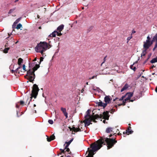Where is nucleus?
<instances>
[{"mask_svg": "<svg viewBox=\"0 0 157 157\" xmlns=\"http://www.w3.org/2000/svg\"><path fill=\"white\" fill-rule=\"evenodd\" d=\"M95 109H94L93 111V115L90 114L91 112L90 109H88L86 112V115L85 116V120L83 121L85 124V127L88 126L92 124L91 122L92 121L95 123L97 122V121H96V120H97L98 118V114H96L94 115L95 112Z\"/></svg>", "mask_w": 157, "mask_h": 157, "instance_id": "obj_1", "label": "nucleus"}, {"mask_svg": "<svg viewBox=\"0 0 157 157\" xmlns=\"http://www.w3.org/2000/svg\"><path fill=\"white\" fill-rule=\"evenodd\" d=\"M117 142V141L113 138H109L101 137L99 139V150L102 147V145H105V143L107 145V149H109L113 147Z\"/></svg>", "mask_w": 157, "mask_h": 157, "instance_id": "obj_2", "label": "nucleus"}, {"mask_svg": "<svg viewBox=\"0 0 157 157\" xmlns=\"http://www.w3.org/2000/svg\"><path fill=\"white\" fill-rule=\"evenodd\" d=\"M39 64H36L35 66L34 67L33 69H29L27 71V75L25 77L29 81H27L28 82L29 81L33 83V81L35 78V75L34 72L40 67Z\"/></svg>", "mask_w": 157, "mask_h": 157, "instance_id": "obj_3", "label": "nucleus"}, {"mask_svg": "<svg viewBox=\"0 0 157 157\" xmlns=\"http://www.w3.org/2000/svg\"><path fill=\"white\" fill-rule=\"evenodd\" d=\"M98 150V140L90 145V147L88 148V155L86 157H93V155Z\"/></svg>", "mask_w": 157, "mask_h": 157, "instance_id": "obj_4", "label": "nucleus"}, {"mask_svg": "<svg viewBox=\"0 0 157 157\" xmlns=\"http://www.w3.org/2000/svg\"><path fill=\"white\" fill-rule=\"evenodd\" d=\"M48 47V44L45 42H40L35 48L36 51L43 54L44 51L46 50Z\"/></svg>", "mask_w": 157, "mask_h": 157, "instance_id": "obj_5", "label": "nucleus"}, {"mask_svg": "<svg viewBox=\"0 0 157 157\" xmlns=\"http://www.w3.org/2000/svg\"><path fill=\"white\" fill-rule=\"evenodd\" d=\"M39 90V88L37 85L34 84L33 85L32 93L31 94V97L30 98V99L28 103V105H29L31 101L33 98H34L35 99L38 95V92Z\"/></svg>", "mask_w": 157, "mask_h": 157, "instance_id": "obj_6", "label": "nucleus"}, {"mask_svg": "<svg viewBox=\"0 0 157 157\" xmlns=\"http://www.w3.org/2000/svg\"><path fill=\"white\" fill-rule=\"evenodd\" d=\"M109 111H106V112H104L103 114H100L99 115V118H102L104 119L103 121V122L104 123H105V120H108L109 119Z\"/></svg>", "mask_w": 157, "mask_h": 157, "instance_id": "obj_7", "label": "nucleus"}, {"mask_svg": "<svg viewBox=\"0 0 157 157\" xmlns=\"http://www.w3.org/2000/svg\"><path fill=\"white\" fill-rule=\"evenodd\" d=\"M143 43V45L144 48H147L148 47H150L152 44V40H151L150 37L148 36L147 37V40L146 41H144Z\"/></svg>", "mask_w": 157, "mask_h": 157, "instance_id": "obj_8", "label": "nucleus"}, {"mask_svg": "<svg viewBox=\"0 0 157 157\" xmlns=\"http://www.w3.org/2000/svg\"><path fill=\"white\" fill-rule=\"evenodd\" d=\"M115 128H112L111 127H108L106 128L105 131V132L107 133H109L111 132H114L115 131L116 132H117V131H119L118 129H117L116 131H115L114 130Z\"/></svg>", "mask_w": 157, "mask_h": 157, "instance_id": "obj_9", "label": "nucleus"}, {"mask_svg": "<svg viewBox=\"0 0 157 157\" xmlns=\"http://www.w3.org/2000/svg\"><path fill=\"white\" fill-rule=\"evenodd\" d=\"M152 44L153 42L155 41V46L153 49V50L154 51L155 49L157 48V33L155 34V36L153 37L152 39Z\"/></svg>", "mask_w": 157, "mask_h": 157, "instance_id": "obj_10", "label": "nucleus"}, {"mask_svg": "<svg viewBox=\"0 0 157 157\" xmlns=\"http://www.w3.org/2000/svg\"><path fill=\"white\" fill-rule=\"evenodd\" d=\"M112 98H111V97L109 96H106L104 98V101L105 103L108 104L111 102Z\"/></svg>", "mask_w": 157, "mask_h": 157, "instance_id": "obj_11", "label": "nucleus"}, {"mask_svg": "<svg viewBox=\"0 0 157 157\" xmlns=\"http://www.w3.org/2000/svg\"><path fill=\"white\" fill-rule=\"evenodd\" d=\"M133 131L131 129V127L129 126L128 129L126 130L125 133L127 135H129L130 134H132L133 133Z\"/></svg>", "mask_w": 157, "mask_h": 157, "instance_id": "obj_12", "label": "nucleus"}, {"mask_svg": "<svg viewBox=\"0 0 157 157\" xmlns=\"http://www.w3.org/2000/svg\"><path fill=\"white\" fill-rule=\"evenodd\" d=\"M55 139V136H54V134H53L50 136V137H49L48 136H47V141L48 142H50L52 140H54Z\"/></svg>", "mask_w": 157, "mask_h": 157, "instance_id": "obj_13", "label": "nucleus"}, {"mask_svg": "<svg viewBox=\"0 0 157 157\" xmlns=\"http://www.w3.org/2000/svg\"><path fill=\"white\" fill-rule=\"evenodd\" d=\"M150 47H148L147 48H144V45H143V50L142 53L141 54V57H142L143 56H144L147 53V50L150 48Z\"/></svg>", "mask_w": 157, "mask_h": 157, "instance_id": "obj_14", "label": "nucleus"}, {"mask_svg": "<svg viewBox=\"0 0 157 157\" xmlns=\"http://www.w3.org/2000/svg\"><path fill=\"white\" fill-rule=\"evenodd\" d=\"M61 110L64 114V116L66 117V118H67L68 117V114L66 111V109L65 108L61 107Z\"/></svg>", "mask_w": 157, "mask_h": 157, "instance_id": "obj_15", "label": "nucleus"}, {"mask_svg": "<svg viewBox=\"0 0 157 157\" xmlns=\"http://www.w3.org/2000/svg\"><path fill=\"white\" fill-rule=\"evenodd\" d=\"M100 101L99 102V106L103 107V109H104L106 106H107L106 103H103L101 101H100Z\"/></svg>", "mask_w": 157, "mask_h": 157, "instance_id": "obj_16", "label": "nucleus"}, {"mask_svg": "<svg viewBox=\"0 0 157 157\" xmlns=\"http://www.w3.org/2000/svg\"><path fill=\"white\" fill-rule=\"evenodd\" d=\"M64 26L63 25H62L59 26L57 28V29L59 31V32H61V31L63 29Z\"/></svg>", "mask_w": 157, "mask_h": 157, "instance_id": "obj_17", "label": "nucleus"}, {"mask_svg": "<svg viewBox=\"0 0 157 157\" xmlns=\"http://www.w3.org/2000/svg\"><path fill=\"white\" fill-rule=\"evenodd\" d=\"M128 87V84H126L125 85L123 86L122 88L121 89V92H123L125 90L127 89Z\"/></svg>", "mask_w": 157, "mask_h": 157, "instance_id": "obj_18", "label": "nucleus"}, {"mask_svg": "<svg viewBox=\"0 0 157 157\" xmlns=\"http://www.w3.org/2000/svg\"><path fill=\"white\" fill-rule=\"evenodd\" d=\"M21 66H19V67H17L16 69L15 70H12L11 71V72L12 73H13V72H15L16 73H18L19 74V72L18 71V70H19V69H20L21 68Z\"/></svg>", "mask_w": 157, "mask_h": 157, "instance_id": "obj_19", "label": "nucleus"}, {"mask_svg": "<svg viewBox=\"0 0 157 157\" xmlns=\"http://www.w3.org/2000/svg\"><path fill=\"white\" fill-rule=\"evenodd\" d=\"M133 93L132 92H129L127 93L125 95L126 96H127V97L129 98H131V97L133 96Z\"/></svg>", "mask_w": 157, "mask_h": 157, "instance_id": "obj_20", "label": "nucleus"}, {"mask_svg": "<svg viewBox=\"0 0 157 157\" xmlns=\"http://www.w3.org/2000/svg\"><path fill=\"white\" fill-rule=\"evenodd\" d=\"M73 131L75 132H81V130L79 128H75V127H73Z\"/></svg>", "mask_w": 157, "mask_h": 157, "instance_id": "obj_21", "label": "nucleus"}, {"mask_svg": "<svg viewBox=\"0 0 157 157\" xmlns=\"http://www.w3.org/2000/svg\"><path fill=\"white\" fill-rule=\"evenodd\" d=\"M58 33V32L56 31H55L52 33L50 35V36H52V37H55L57 35Z\"/></svg>", "mask_w": 157, "mask_h": 157, "instance_id": "obj_22", "label": "nucleus"}, {"mask_svg": "<svg viewBox=\"0 0 157 157\" xmlns=\"http://www.w3.org/2000/svg\"><path fill=\"white\" fill-rule=\"evenodd\" d=\"M23 59L21 58H19L18 60V64L20 66L21 65V63H23Z\"/></svg>", "mask_w": 157, "mask_h": 157, "instance_id": "obj_23", "label": "nucleus"}, {"mask_svg": "<svg viewBox=\"0 0 157 157\" xmlns=\"http://www.w3.org/2000/svg\"><path fill=\"white\" fill-rule=\"evenodd\" d=\"M74 139L73 138H72L68 142H66L65 143L66 144V145H67L68 146H69V145L71 143V142L73 141Z\"/></svg>", "mask_w": 157, "mask_h": 157, "instance_id": "obj_24", "label": "nucleus"}, {"mask_svg": "<svg viewBox=\"0 0 157 157\" xmlns=\"http://www.w3.org/2000/svg\"><path fill=\"white\" fill-rule=\"evenodd\" d=\"M7 46L6 45H5V47H6ZM10 48H6L3 50V52L5 53H6L8 52V51L9 50Z\"/></svg>", "mask_w": 157, "mask_h": 157, "instance_id": "obj_25", "label": "nucleus"}, {"mask_svg": "<svg viewBox=\"0 0 157 157\" xmlns=\"http://www.w3.org/2000/svg\"><path fill=\"white\" fill-rule=\"evenodd\" d=\"M157 62V58L153 59L151 61V63H153Z\"/></svg>", "mask_w": 157, "mask_h": 157, "instance_id": "obj_26", "label": "nucleus"}, {"mask_svg": "<svg viewBox=\"0 0 157 157\" xmlns=\"http://www.w3.org/2000/svg\"><path fill=\"white\" fill-rule=\"evenodd\" d=\"M59 150L61 151V152L58 155H62V153H63V154L65 153V152H66L65 151V150L63 149H60Z\"/></svg>", "mask_w": 157, "mask_h": 157, "instance_id": "obj_27", "label": "nucleus"}, {"mask_svg": "<svg viewBox=\"0 0 157 157\" xmlns=\"http://www.w3.org/2000/svg\"><path fill=\"white\" fill-rule=\"evenodd\" d=\"M16 9V7L12 9H11L10 10L9 12H8V14H10L11 13L13 12Z\"/></svg>", "mask_w": 157, "mask_h": 157, "instance_id": "obj_28", "label": "nucleus"}, {"mask_svg": "<svg viewBox=\"0 0 157 157\" xmlns=\"http://www.w3.org/2000/svg\"><path fill=\"white\" fill-rule=\"evenodd\" d=\"M21 17H19L14 22V24H15V25H16L19 22V21H20V20H21Z\"/></svg>", "mask_w": 157, "mask_h": 157, "instance_id": "obj_29", "label": "nucleus"}, {"mask_svg": "<svg viewBox=\"0 0 157 157\" xmlns=\"http://www.w3.org/2000/svg\"><path fill=\"white\" fill-rule=\"evenodd\" d=\"M133 65V64L131 65L130 67V68L132 70H133L134 71H135L136 69V67L135 66H134Z\"/></svg>", "mask_w": 157, "mask_h": 157, "instance_id": "obj_30", "label": "nucleus"}, {"mask_svg": "<svg viewBox=\"0 0 157 157\" xmlns=\"http://www.w3.org/2000/svg\"><path fill=\"white\" fill-rule=\"evenodd\" d=\"M22 27V25L19 23L18 24L17 26V27H16V28L17 29H20Z\"/></svg>", "mask_w": 157, "mask_h": 157, "instance_id": "obj_31", "label": "nucleus"}, {"mask_svg": "<svg viewBox=\"0 0 157 157\" xmlns=\"http://www.w3.org/2000/svg\"><path fill=\"white\" fill-rule=\"evenodd\" d=\"M97 75H94L93 76H92V77H90L89 78V79H94V78H97Z\"/></svg>", "mask_w": 157, "mask_h": 157, "instance_id": "obj_32", "label": "nucleus"}, {"mask_svg": "<svg viewBox=\"0 0 157 157\" xmlns=\"http://www.w3.org/2000/svg\"><path fill=\"white\" fill-rule=\"evenodd\" d=\"M126 102L125 101H124V100L123 101V103L122 104H120L118 105L119 106L121 105H125L126 104Z\"/></svg>", "mask_w": 157, "mask_h": 157, "instance_id": "obj_33", "label": "nucleus"}, {"mask_svg": "<svg viewBox=\"0 0 157 157\" xmlns=\"http://www.w3.org/2000/svg\"><path fill=\"white\" fill-rule=\"evenodd\" d=\"M65 151L66 152L67 151V152H69V154H71V151H70V149L69 148H67V149L65 150Z\"/></svg>", "mask_w": 157, "mask_h": 157, "instance_id": "obj_34", "label": "nucleus"}, {"mask_svg": "<svg viewBox=\"0 0 157 157\" xmlns=\"http://www.w3.org/2000/svg\"><path fill=\"white\" fill-rule=\"evenodd\" d=\"M107 57V56H106L104 58V59H103V61L101 63V66H102V64L105 62V61L106 59V58Z\"/></svg>", "mask_w": 157, "mask_h": 157, "instance_id": "obj_35", "label": "nucleus"}, {"mask_svg": "<svg viewBox=\"0 0 157 157\" xmlns=\"http://www.w3.org/2000/svg\"><path fill=\"white\" fill-rule=\"evenodd\" d=\"M93 28V26H90L88 29H87L88 32H89L90 30H91Z\"/></svg>", "mask_w": 157, "mask_h": 157, "instance_id": "obj_36", "label": "nucleus"}, {"mask_svg": "<svg viewBox=\"0 0 157 157\" xmlns=\"http://www.w3.org/2000/svg\"><path fill=\"white\" fill-rule=\"evenodd\" d=\"M48 122L50 124H52L53 123V121L52 120H49Z\"/></svg>", "mask_w": 157, "mask_h": 157, "instance_id": "obj_37", "label": "nucleus"}, {"mask_svg": "<svg viewBox=\"0 0 157 157\" xmlns=\"http://www.w3.org/2000/svg\"><path fill=\"white\" fill-rule=\"evenodd\" d=\"M125 97V95L123 96L119 99V101H123L124 98Z\"/></svg>", "mask_w": 157, "mask_h": 157, "instance_id": "obj_38", "label": "nucleus"}, {"mask_svg": "<svg viewBox=\"0 0 157 157\" xmlns=\"http://www.w3.org/2000/svg\"><path fill=\"white\" fill-rule=\"evenodd\" d=\"M112 135H114L116 136V133L112 132V133L109 136V137H110L112 136Z\"/></svg>", "mask_w": 157, "mask_h": 157, "instance_id": "obj_39", "label": "nucleus"}, {"mask_svg": "<svg viewBox=\"0 0 157 157\" xmlns=\"http://www.w3.org/2000/svg\"><path fill=\"white\" fill-rule=\"evenodd\" d=\"M25 99H26V101L25 102V103H26V104H27V101L29 99V97L28 96H25Z\"/></svg>", "mask_w": 157, "mask_h": 157, "instance_id": "obj_40", "label": "nucleus"}, {"mask_svg": "<svg viewBox=\"0 0 157 157\" xmlns=\"http://www.w3.org/2000/svg\"><path fill=\"white\" fill-rule=\"evenodd\" d=\"M20 103L21 105H23L24 104V102L23 101H20Z\"/></svg>", "mask_w": 157, "mask_h": 157, "instance_id": "obj_41", "label": "nucleus"}, {"mask_svg": "<svg viewBox=\"0 0 157 157\" xmlns=\"http://www.w3.org/2000/svg\"><path fill=\"white\" fill-rule=\"evenodd\" d=\"M57 35L58 36H60L62 35V34L61 33V32H58V33L57 34Z\"/></svg>", "mask_w": 157, "mask_h": 157, "instance_id": "obj_42", "label": "nucleus"}, {"mask_svg": "<svg viewBox=\"0 0 157 157\" xmlns=\"http://www.w3.org/2000/svg\"><path fill=\"white\" fill-rule=\"evenodd\" d=\"M23 70H24L25 71H26V68H25V64H23Z\"/></svg>", "mask_w": 157, "mask_h": 157, "instance_id": "obj_43", "label": "nucleus"}, {"mask_svg": "<svg viewBox=\"0 0 157 157\" xmlns=\"http://www.w3.org/2000/svg\"><path fill=\"white\" fill-rule=\"evenodd\" d=\"M93 90H94L95 91H96V93H97V92H98V88H96V89H95L94 88V87L93 88Z\"/></svg>", "mask_w": 157, "mask_h": 157, "instance_id": "obj_44", "label": "nucleus"}, {"mask_svg": "<svg viewBox=\"0 0 157 157\" xmlns=\"http://www.w3.org/2000/svg\"><path fill=\"white\" fill-rule=\"evenodd\" d=\"M130 99L129 98H128L127 97V98H125L124 100V101H125L126 102V101H128V100L129 101Z\"/></svg>", "mask_w": 157, "mask_h": 157, "instance_id": "obj_45", "label": "nucleus"}, {"mask_svg": "<svg viewBox=\"0 0 157 157\" xmlns=\"http://www.w3.org/2000/svg\"><path fill=\"white\" fill-rule=\"evenodd\" d=\"M131 38L129 37H128L127 38V43H128V41H129V40L131 39Z\"/></svg>", "mask_w": 157, "mask_h": 157, "instance_id": "obj_46", "label": "nucleus"}, {"mask_svg": "<svg viewBox=\"0 0 157 157\" xmlns=\"http://www.w3.org/2000/svg\"><path fill=\"white\" fill-rule=\"evenodd\" d=\"M43 58L42 57H41L40 59V63L43 60Z\"/></svg>", "mask_w": 157, "mask_h": 157, "instance_id": "obj_47", "label": "nucleus"}, {"mask_svg": "<svg viewBox=\"0 0 157 157\" xmlns=\"http://www.w3.org/2000/svg\"><path fill=\"white\" fill-rule=\"evenodd\" d=\"M114 112V110L113 109H112L111 110L110 112L111 113H113Z\"/></svg>", "mask_w": 157, "mask_h": 157, "instance_id": "obj_48", "label": "nucleus"}, {"mask_svg": "<svg viewBox=\"0 0 157 157\" xmlns=\"http://www.w3.org/2000/svg\"><path fill=\"white\" fill-rule=\"evenodd\" d=\"M16 26V25L15 24H14V23H13V25H12V28L13 29L16 28L15 26Z\"/></svg>", "mask_w": 157, "mask_h": 157, "instance_id": "obj_49", "label": "nucleus"}, {"mask_svg": "<svg viewBox=\"0 0 157 157\" xmlns=\"http://www.w3.org/2000/svg\"><path fill=\"white\" fill-rule=\"evenodd\" d=\"M69 129H70V131H72L73 130V127L72 128H71V127H69Z\"/></svg>", "mask_w": 157, "mask_h": 157, "instance_id": "obj_50", "label": "nucleus"}, {"mask_svg": "<svg viewBox=\"0 0 157 157\" xmlns=\"http://www.w3.org/2000/svg\"><path fill=\"white\" fill-rule=\"evenodd\" d=\"M68 146L67 145H66V146H65V147H64V150H66V149H67V148H68Z\"/></svg>", "mask_w": 157, "mask_h": 157, "instance_id": "obj_51", "label": "nucleus"}, {"mask_svg": "<svg viewBox=\"0 0 157 157\" xmlns=\"http://www.w3.org/2000/svg\"><path fill=\"white\" fill-rule=\"evenodd\" d=\"M100 92L102 93V92H103L102 90H101V89H99V93H100Z\"/></svg>", "mask_w": 157, "mask_h": 157, "instance_id": "obj_52", "label": "nucleus"}, {"mask_svg": "<svg viewBox=\"0 0 157 157\" xmlns=\"http://www.w3.org/2000/svg\"><path fill=\"white\" fill-rule=\"evenodd\" d=\"M48 49L49 48H50L52 46L50 44H48Z\"/></svg>", "mask_w": 157, "mask_h": 157, "instance_id": "obj_53", "label": "nucleus"}, {"mask_svg": "<svg viewBox=\"0 0 157 157\" xmlns=\"http://www.w3.org/2000/svg\"><path fill=\"white\" fill-rule=\"evenodd\" d=\"M155 67V66H154V65H153L151 66V69H153L154 67Z\"/></svg>", "mask_w": 157, "mask_h": 157, "instance_id": "obj_54", "label": "nucleus"}, {"mask_svg": "<svg viewBox=\"0 0 157 157\" xmlns=\"http://www.w3.org/2000/svg\"><path fill=\"white\" fill-rule=\"evenodd\" d=\"M19 106L17 104H16V107L17 108H18Z\"/></svg>", "mask_w": 157, "mask_h": 157, "instance_id": "obj_55", "label": "nucleus"}, {"mask_svg": "<svg viewBox=\"0 0 157 157\" xmlns=\"http://www.w3.org/2000/svg\"><path fill=\"white\" fill-rule=\"evenodd\" d=\"M150 55H149L148 56V58H147V60H148V59H149V58H150Z\"/></svg>", "mask_w": 157, "mask_h": 157, "instance_id": "obj_56", "label": "nucleus"}, {"mask_svg": "<svg viewBox=\"0 0 157 157\" xmlns=\"http://www.w3.org/2000/svg\"><path fill=\"white\" fill-rule=\"evenodd\" d=\"M147 59H146V60H145V61L144 62V63H143V64H145V63H146L147 62Z\"/></svg>", "mask_w": 157, "mask_h": 157, "instance_id": "obj_57", "label": "nucleus"}, {"mask_svg": "<svg viewBox=\"0 0 157 157\" xmlns=\"http://www.w3.org/2000/svg\"><path fill=\"white\" fill-rule=\"evenodd\" d=\"M136 33V31H134V30H133L132 32V34L134 33Z\"/></svg>", "mask_w": 157, "mask_h": 157, "instance_id": "obj_58", "label": "nucleus"}, {"mask_svg": "<svg viewBox=\"0 0 157 157\" xmlns=\"http://www.w3.org/2000/svg\"><path fill=\"white\" fill-rule=\"evenodd\" d=\"M118 99V98H115V99H114L113 100V101H116V100H117V99Z\"/></svg>", "mask_w": 157, "mask_h": 157, "instance_id": "obj_59", "label": "nucleus"}, {"mask_svg": "<svg viewBox=\"0 0 157 157\" xmlns=\"http://www.w3.org/2000/svg\"><path fill=\"white\" fill-rule=\"evenodd\" d=\"M155 92L157 93V86L155 88Z\"/></svg>", "mask_w": 157, "mask_h": 157, "instance_id": "obj_60", "label": "nucleus"}, {"mask_svg": "<svg viewBox=\"0 0 157 157\" xmlns=\"http://www.w3.org/2000/svg\"><path fill=\"white\" fill-rule=\"evenodd\" d=\"M133 101H134V100H130H130H129V102H130V101H131V102H133Z\"/></svg>", "mask_w": 157, "mask_h": 157, "instance_id": "obj_61", "label": "nucleus"}, {"mask_svg": "<svg viewBox=\"0 0 157 157\" xmlns=\"http://www.w3.org/2000/svg\"><path fill=\"white\" fill-rule=\"evenodd\" d=\"M138 62V61H136L135 63H134L133 64L134 65V64H135V63H137Z\"/></svg>", "mask_w": 157, "mask_h": 157, "instance_id": "obj_62", "label": "nucleus"}, {"mask_svg": "<svg viewBox=\"0 0 157 157\" xmlns=\"http://www.w3.org/2000/svg\"><path fill=\"white\" fill-rule=\"evenodd\" d=\"M19 0H15V1H14V2H17Z\"/></svg>", "mask_w": 157, "mask_h": 157, "instance_id": "obj_63", "label": "nucleus"}, {"mask_svg": "<svg viewBox=\"0 0 157 157\" xmlns=\"http://www.w3.org/2000/svg\"><path fill=\"white\" fill-rule=\"evenodd\" d=\"M94 95H95L96 96V95H97V96H98V94H97V93H94Z\"/></svg>", "mask_w": 157, "mask_h": 157, "instance_id": "obj_64", "label": "nucleus"}]
</instances>
